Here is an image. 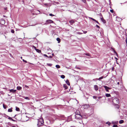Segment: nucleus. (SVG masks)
<instances>
[{
    "mask_svg": "<svg viewBox=\"0 0 127 127\" xmlns=\"http://www.w3.org/2000/svg\"><path fill=\"white\" fill-rule=\"evenodd\" d=\"M112 102L115 105H117L119 104V100L117 98H114L113 99Z\"/></svg>",
    "mask_w": 127,
    "mask_h": 127,
    "instance_id": "f257e3e1",
    "label": "nucleus"
},
{
    "mask_svg": "<svg viewBox=\"0 0 127 127\" xmlns=\"http://www.w3.org/2000/svg\"><path fill=\"white\" fill-rule=\"evenodd\" d=\"M75 118L76 119L81 120L82 118V116L81 114H77L75 115Z\"/></svg>",
    "mask_w": 127,
    "mask_h": 127,
    "instance_id": "f03ea898",
    "label": "nucleus"
},
{
    "mask_svg": "<svg viewBox=\"0 0 127 127\" xmlns=\"http://www.w3.org/2000/svg\"><path fill=\"white\" fill-rule=\"evenodd\" d=\"M53 22H54L52 20H48L46 21L45 24H48L51 23H53Z\"/></svg>",
    "mask_w": 127,
    "mask_h": 127,
    "instance_id": "7ed1b4c3",
    "label": "nucleus"
},
{
    "mask_svg": "<svg viewBox=\"0 0 127 127\" xmlns=\"http://www.w3.org/2000/svg\"><path fill=\"white\" fill-rule=\"evenodd\" d=\"M103 87L104 88L105 90L107 92H109V90H110L111 89V88L109 87L106 86H103Z\"/></svg>",
    "mask_w": 127,
    "mask_h": 127,
    "instance_id": "20e7f679",
    "label": "nucleus"
},
{
    "mask_svg": "<svg viewBox=\"0 0 127 127\" xmlns=\"http://www.w3.org/2000/svg\"><path fill=\"white\" fill-rule=\"evenodd\" d=\"M82 106L84 109H87L89 107V104H85L83 105Z\"/></svg>",
    "mask_w": 127,
    "mask_h": 127,
    "instance_id": "39448f33",
    "label": "nucleus"
},
{
    "mask_svg": "<svg viewBox=\"0 0 127 127\" xmlns=\"http://www.w3.org/2000/svg\"><path fill=\"white\" fill-rule=\"evenodd\" d=\"M5 21L3 19H1L0 20V24L2 25H3L5 23Z\"/></svg>",
    "mask_w": 127,
    "mask_h": 127,
    "instance_id": "423d86ee",
    "label": "nucleus"
},
{
    "mask_svg": "<svg viewBox=\"0 0 127 127\" xmlns=\"http://www.w3.org/2000/svg\"><path fill=\"white\" fill-rule=\"evenodd\" d=\"M75 113V115H77V114H81L80 113V112L79 110H76V111Z\"/></svg>",
    "mask_w": 127,
    "mask_h": 127,
    "instance_id": "0eeeda50",
    "label": "nucleus"
},
{
    "mask_svg": "<svg viewBox=\"0 0 127 127\" xmlns=\"http://www.w3.org/2000/svg\"><path fill=\"white\" fill-rule=\"evenodd\" d=\"M94 87L96 91H97L98 89V87L96 85H95L94 86Z\"/></svg>",
    "mask_w": 127,
    "mask_h": 127,
    "instance_id": "6e6552de",
    "label": "nucleus"
},
{
    "mask_svg": "<svg viewBox=\"0 0 127 127\" xmlns=\"http://www.w3.org/2000/svg\"><path fill=\"white\" fill-rule=\"evenodd\" d=\"M16 90H14L13 89H12L11 90H9L10 92H12L13 93H15L16 92Z\"/></svg>",
    "mask_w": 127,
    "mask_h": 127,
    "instance_id": "1a4fd4ad",
    "label": "nucleus"
},
{
    "mask_svg": "<svg viewBox=\"0 0 127 127\" xmlns=\"http://www.w3.org/2000/svg\"><path fill=\"white\" fill-rule=\"evenodd\" d=\"M120 28L122 30H121V31H120V32L121 34H123V31H124L122 27H120L119 28V29H120Z\"/></svg>",
    "mask_w": 127,
    "mask_h": 127,
    "instance_id": "9d476101",
    "label": "nucleus"
},
{
    "mask_svg": "<svg viewBox=\"0 0 127 127\" xmlns=\"http://www.w3.org/2000/svg\"><path fill=\"white\" fill-rule=\"evenodd\" d=\"M22 88V87L20 86H17V89L18 90H21Z\"/></svg>",
    "mask_w": 127,
    "mask_h": 127,
    "instance_id": "9b49d317",
    "label": "nucleus"
},
{
    "mask_svg": "<svg viewBox=\"0 0 127 127\" xmlns=\"http://www.w3.org/2000/svg\"><path fill=\"white\" fill-rule=\"evenodd\" d=\"M83 55H86V56H88L91 57V55L89 53H84V54Z\"/></svg>",
    "mask_w": 127,
    "mask_h": 127,
    "instance_id": "f8f14e48",
    "label": "nucleus"
},
{
    "mask_svg": "<svg viewBox=\"0 0 127 127\" xmlns=\"http://www.w3.org/2000/svg\"><path fill=\"white\" fill-rule=\"evenodd\" d=\"M103 76H102L100 78H99L98 79L96 78L95 79H96V80H98L99 81H100V79H102L103 78Z\"/></svg>",
    "mask_w": 127,
    "mask_h": 127,
    "instance_id": "ddd939ff",
    "label": "nucleus"
},
{
    "mask_svg": "<svg viewBox=\"0 0 127 127\" xmlns=\"http://www.w3.org/2000/svg\"><path fill=\"white\" fill-rule=\"evenodd\" d=\"M8 119L9 120H10L13 121H14V122H15V121H16L15 120H14L11 117H9L8 118Z\"/></svg>",
    "mask_w": 127,
    "mask_h": 127,
    "instance_id": "4468645a",
    "label": "nucleus"
},
{
    "mask_svg": "<svg viewBox=\"0 0 127 127\" xmlns=\"http://www.w3.org/2000/svg\"><path fill=\"white\" fill-rule=\"evenodd\" d=\"M35 50L36 52L39 53H41V51L40 50H39L38 49H35Z\"/></svg>",
    "mask_w": 127,
    "mask_h": 127,
    "instance_id": "2eb2a0df",
    "label": "nucleus"
},
{
    "mask_svg": "<svg viewBox=\"0 0 127 127\" xmlns=\"http://www.w3.org/2000/svg\"><path fill=\"white\" fill-rule=\"evenodd\" d=\"M66 83L68 85H70V84L68 80H67L66 81Z\"/></svg>",
    "mask_w": 127,
    "mask_h": 127,
    "instance_id": "dca6fc26",
    "label": "nucleus"
},
{
    "mask_svg": "<svg viewBox=\"0 0 127 127\" xmlns=\"http://www.w3.org/2000/svg\"><path fill=\"white\" fill-rule=\"evenodd\" d=\"M69 23H70V24L72 25V24H73V23H74V21L73 20H71V21H70L69 22Z\"/></svg>",
    "mask_w": 127,
    "mask_h": 127,
    "instance_id": "f3484780",
    "label": "nucleus"
},
{
    "mask_svg": "<svg viewBox=\"0 0 127 127\" xmlns=\"http://www.w3.org/2000/svg\"><path fill=\"white\" fill-rule=\"evenodd\" d=\"M105 95L107 97H109L111 96V95L109 94H105Z\"/></svg>",
    "mask_w": 127,
    "mask_h": 127,
    "instance_id": "a211bd4d",
    "label": "nucleus"
},
{
    "mask_svg": "<svg viewBox=\"0 0 127 127\" xmlns=\"http://www.w3.org/2000/svg\"><path fill=\"white\" fill-rule=\"evenodd\" d=\"M56 40L57 41H58V43H59L60 42V39L59 38H57Z\"/></svg>",
    "mask_w": 127,
    "mask_h": 127,
    "instance_id": "6ab92c4d",
    "label": "nucleus"
},
{
    "mask_svg": "<svg viewBox=\"0 0 127 127\" xmlns=\"http://www.w3.org/2000/svg\"><path fill=\"white\" fill-rule=\"evenodd\" d=\"M64 87L65 88V89H66L67 88V87L66 84L64 85Z\"/></svg>",
    "mask_w": 127,
    "mask_h": 127,
    "instance_id": "aec40b11",
    "label": "nucleus"
},
{
    "mask_svg": "<svg viewBox=\"0 0 127 127\" xmlns=\"http://www.w3.org/2000/svg\"><path fill=\"white\" fill-rule=\"evenodd\" d=\"M16 110L17 111H19L20 110L19 108L17 107H16Z\"/></svg>",
    "mask_w": 127,
    "mask_h": 127,
    "instance_id": "412c9836",
    "label": "nucleus"
},
{
    "mask_svg": "<svg viewBox=\"0 0 127 127\" xmlns=\"http://www.w3.org/2000/svg\"><path fill=\"white\" fill-rule=\"evenodd\" d=\"M119 122L120 124H122L124 122V121L123 120H121L119 121Z\"/></svg>",
    "mask_w": 127,
    "mask_h": 127,
    "instance_id": "4be33fe9",
    "label": "nucleus"
},
{
    "mask_svg": "<svg viewBox=\"0 0 127 127\" xmlns=\"http://www.w3.org/2000/svg\"><path fill=\"white\" fill-rule=\"evenodd\" d=\"M8 112H11L12 111V109L10 108L8 109Z\"/></svg>",
    "mask_w": 127,
    "mask_h": 127,
    "instance_id": "5701e85b",
    "label": "nucleus"
},
{
    "mask_svg": "<svg viewBox=\"0 0 127 127\" xmlns=\"http://www.w3.org/2000/svg\"><path fill=\"white\" fill-rule=\"evenodd\" d=\"M47 65L48 66H51L52 64H51L47 63Z\"/></svg>",
    "mask_w": 127,
    "mask_h": 127,
    "instance_id": "b1692460",
    "label": "nucleus"
},
{
    "mask_svg": "<svg viewBox=\"0 0 127 127\" xmlns=\"http://www.w3.org/2000/svg\"><path fill=\"white\" fill-rule=\"evenodd\" d=\"M25 99L27 100H30V98L28 97L24 96L23 97Z\"/></svg>",
    "mask_w": 127,
    "mask_h": 127,
    "instance_id": "393cba45",
    "label": "nucleus"
},
{
    "mask_svg": "<svg viewBox=\"0 0 127 127\" xmlns=\"http://www.w3.org/2000/svg\"><path fill=\"white\" fill-rule=\"evenodd\" d=\"M61 77L63 79H64L65 78V76L64 75H62L61 76Z\"/></svg>",
    "mask_w": 127,
    "mask_h": 127,
    "instance_id": "a878e982",
    "label": "nucleus"
},
{
    "mask_svg": "<svg viewBox=\"0 0 127 127\" xmlns=\"http://www.w3.org/2000/svg\"><path fill=\"white\" fill-rule=\"evenodd\" d=\"M56 67L58 68H60V65H57L56 66Z\"/></svg>",
    "mask_w": 127,
    "mask_h": 127,
    "instance_id": "bb28decb",
    "label": "nucleus"
},
{
    "mask_svg": "<svg viewBox=\"0 0 127 127\" xmlns=\"http://www.w3.org/2000/svg\"><path fill=\"white\" fill-rule=\"evenodd\" d=\"M113 51L114 52V53H115L116 54V55L117 56V57H118V55L117 53V52H116V51L115 50H114V49H113Z\"/></svg>",
    "mask_w": 127,
    "mask_h": 127,
    "instance_id": "cd10ccee",
    "label": "nucleus"
},
{
    "mask_svg": "<svg viewBox=\"0 0 127 127\" xmlns=\"http://www.w3.org/2000/svg\"><path fill=\"white\" fill-rule=\"evenodd\" d=\"M3 107L4 109H6V108L7 106H6L4 105V104H3Z\"/></svg>",
    "mask_w": 127,
    "mask_h": 127,
    "instance_id": "c85d7f7f",
    "label": "nucleus"
},
{
    "mask_svg": "<svg viewBox=\"0 0 127 127\" xmlns=\"http://www.w3.org/2000/svg\"><path fill=\"white\" fill-rule=\"evenodd\" d=\"M106 124H108L109 126H110L111 124V123L109 122H106Z\"/></svg>",
    "mask_w": 127,
    "mask_h": 127,
    "instance_id": "c756f323",
    "label": "nucleus"
},
{
    "mask_svg": "<svg viewBox=\"0 0 127 127\" xmlns=\"http://www.w3.org/2000/svg\"><path fill=\"white\" fill-rule=\"evenodd\" d=\"M102 21L104 23H105L106 22V21L104 19Z\"/></svg>",
    "mask_w": 127,
    "mask_h": 127,
    "instance_id": "7c9ffc66",
    "label": "nucleus"
},
{
    "mask_svg": "<svg viewBox=\"0 0 127 127\" xmlns=\"http://www.w3.org/2000/svg\"><path fill=\"white\" fill-rule=\"evenodd\" d=\"M118 121L114 122L113 121L112 122L113 124H117L118 123Z\"/></svg>",
    "mask_w": 127,
    "mask_h": 127,
    "instance_id": "2f4dec72",
    "label": "nucleus"
},
{
    "mask_svg": "<svg viewBox=\"0 0 127 127\" xmlns=\"http://www.w3.org/2000/svg\"><path fill=\"white\" fill-rule=\"evenodd\" d=\"M89 18H91V19H92L93 21H95H95H96V20L95 19L92 18H90V17H89Z\"/></svg>",
    "mask_w": 127,
    "mask_h": 127,
    "instance_id": "473e14b6",
    "label": "nucleus"
},
{
    "mask_svg": "<svg viewBox=\"0 0 127 127\" xmlns=\"http://www.w3.org/2000/svg\"><path fill=\"white\" fill-rule=\"evenodd\" d=\"M82 31L83 32V33H85V34L86 33H87V31H83V30H82Z\"/></svg>",
    "mask_w": 127,
    "mask_h": 127,
    "instance_id": "72a5a7b5",
    "label": "nucleus"
},
{
    "mask_svg": "<svg viewBox=\"0 0 127 127\" xmlns=\"http://www.w3.org/2000/svg\"><path fill=\"white\" fill-rule=\"evenodd\" d=\"M117 125H114L113 126V127H117Z\"/></svg>",
    "mask_w": 127,
    "mask_h": 127,
    "instance_id": "f704fd0d",
    "label": "nucleus"
},
{
    "mask_svg": "<svg viewBox=\"0 0 127 127\" xmlns=\"http://www.w3.org/2000/svg\"><path fill=\"white\" fill-rule=\"evenodd\" d=\"M49 15L50 16H55V15H53V14H49Z\"/></svg>",
    "mask_w": 127,
    "mask_h": 127,
    "instance_id": "c9c22d12",
    "label": "nucleus"
},
{
    "mask_svg": "<svg viewBox=\"0 0 127 127\" xmlns=\"http://www.w3.org/2000/svg\"><path fill=\"white\" fill-rule=\"evenodd\" d=\"M11 32L12 33H14V31L13 30H12L11 31Z\"/></svg>",
    "mask_w": 127,
    "mask_h": 127,
    "instance_id": "e433bc0d",
    "label": "nucleus"
},
{
    "mask_svg": "<svg viewBox=\"0 0 127 127\" xmlns=\"http://www.w3.org/2000/svg\"><path fill=\"white\" fill-rule=\"evenodd\" d=\"M25 87H26V88L27 89H28V88H29V87L28 86H27V85H25Z\"/></svg>",
    "mask_w": 127,
    "mask_h": 127,
    "instance_id": "4c0bfd02",
    "label": "nucleus"
},
{
    "mask_svg": "<svg viewBox=\"0 0 127 127\" xmlns=\"http://www.w3.org/2000/svg\"><path fill=\"white\" fill-rule=\"evenodd\" d=\"M77 33L79 34H82L83 33H81V32H78Z\"/></svg>",
    "mask_w": 127,
    "mask_h": 127,
    "instance_id": "58836bf2",
    "label": "nucleus"
},
{
    "mask_svg": "<svg viewBox=\"0 0 127 127\" xmlns=\"http://www.w3.org/2000/svg\"><path fill=\"white\" fill-rule=\"evenodd\" d=\"M110 11L112 13H113V9H111L110 10Z\"/></svg>",
    "mask_w": 127,
    "mask_h": 127,
    "instance_id": "ea45409f",
    "label": "nucleus"
},
{
    "mask_svg": "<svg viewBox=\"0 0 127 127\" xmlns=\"http://www.w3.org/2000/svg\"><path fill=\"white\" fill-rule=\"evenodd\" d=\"M96 27L97 28H100V27L98 25H96Z\"/></svg>",
    "mask_w": 127,
    "mask_h": 127,
    "instance_id": "a19ab883",
    "label": "nucleus"
},
{
    "mask_svg": "<svg viewBox=\"0 0 127 127\" xmlns=\"http://www.w3.org/2000/svg\"><path fill=\"white\" fill-rule=\"evenodd\" d=\"M33 46V47L34 48V49L35 50V49H37L36 48V47L34 46Z\"/></svg>",
    "mask_w": 127,
    "mask_h": 127,
    "instance_id": "79ce46f5",
    "label": "nucleus"
},
{
    "mask_svg": "<svg viewBox=\"0 0 127 127\" xmlns=\"http://www.w3.org/2000/svg\"><path fill=\"white\" fill-rule=\"evenodd\" d=\"M48 57V58H52V57L51 56H49L48 57H48Z\"/></svg>",
    "mask_w": 127,
    "mask_h": 127,
    "instance_id": "37998d69",
    "label": "nucleus"
},
{
    "mask_svg": "<svg viewBox=\"0 0 127 127\" xmlns=\"http://www.w3.org/2000/svg\"><path fill=\"white\" fill-rule=\"evenodd\" d=\"M23 62H26V63H27V61H26V60H24L23 59Z\"/></svg>",
    "mask_w": 127,
    "mask_h": 127,
    "instance_id": "c03bdc74",
    "label": "nucleus"
},
{
    "mask_svg": "<svg viewBox=\"0 0 127 127\" xmlns=\"http://www.w3.org/2000/svg\"><path fill=\"white\" fill-rule=\"evenodd\" d=\"M44 56L45 57H48V56L46 54H44Z\"/></svg>",
    "mask_w": 127,
    "mask_h": 127,
    "instance_id": "a18cd8bd",
    "label": "nucleus"
},
{
    "mask_svg": "<svg viewBox=\"0 0 127 127\" xmlns=\"http://www.w3.org/2000/svg\"><path fill=\"white\" fill-rule=\"evenodd\" d=\"M93 98H94V99H96V96H93Z\"/></svg>",
    "mask_w": 127,
    "mask_h": 127,
    "instance_id": "49530a36",
    "label": "nucleus"
},
{
    "mask_svg": "<svg viewBox=\"0 0 127 127\" xmlns=\"http://www.w3.org/2000/svg\"><path fill=\"white\" fill-rule=\"evenodd\" d=\"M36 11H37V12H39V13H37V14H39V13H40V11H39V10H36Z\"/></svg>",
    "mask_w": 127,
    "mask_h": 127,
    "instance_id": "de8ad7c7",
    "label": "nucleus"
},
{
    "mask_svg": "<svg viewBox=\"0 0 127 127\" xmlns=\"http://www.w3.org/2000/svg\"><path fill=\"white\" fill-rule=\"evenodd\" d=\"M95 22L97 24H99V23L96 20V21H95Z\"/></svg>",
    "mask_w": 127,
    "mask_h": 127,
    "instance_id": "09e8293b",
    "label": "nucleus"
},
{
    "mask_svg": "<svg viewBox=\"0 0 127 127\" xmlns=\"http://www.w3.org/2000/svg\"><path fill=\"white\" fill-rule=\"evenodd\" d=\"M109 0V4H110L111 3V1H110L111 0Z\"/></svg>",
    "mask_w": 127,
    "mask_h": 127,
    "instance_id": "8fccbe9b",
    "label": "nucleus"
},
{
    "mask_svg": "<svg viewBox=\"0 0 127 127\" xmlns=\"http://www.w3.org/2000/svg\"><path fill=\"white\" fill-rule=\"evenodd\" d=\"M102 97H101V96H99V97H98V99H99L100 98H101Z\"/></svg>",
    "mask_w": 127,
    "mask_h": 127,
    "instance_id": "3c124183",
    "label": "nucleus"
},
{
    "mask_svg": "<svg viewBox=\"0 0 127 127\" xmlns=\"http://www.w3.org/2000/svg\"><path fill=\"white\" fill-rule=\"evenodd\" d=\"M4 9L5 10H6L7 9V7H5V8H4Z\"/></svg>",
    "mask_w": 127,
    "mask_h": 127,
    "instance_id": "603ef678",
    "label": "nucleus"
},
{
    "mask_svg": "<svg viewBox=\"0 0 127 127\" xmlns=\"http://www.w3.org/2000/svg\"><path fill=\"white\" fill-rule=\"evenodd\" d=\"M43 121L42 122H41V125H42L43 124Z\"/></svg>",
    "mask_w": 127,
    "mask_h": 127,
    "instance_id": "864d4df0",
    "label": "nucleus"
},
{
    "mask_svg": "<svg viewBox=\"0 0 127 127\" xmlns=\"http://www.w3.org/2000/svg\"><path fill=\"white\" fill-rule=\"evenodd\" d=\"M100 18L101 21H102L103 20V18Z\"/></svg>",
    "mask_w": 127,
    "mask_h": 127,
    "instance_id": "5fc2aeb1",
    "label": "nucleus"
},
{
    "mask_svg": "<svg viewBox=\"0 0 127 127\" xmlns=\"http://www.w3.org/2000/svg\"><path fill=\"white\" fill-rule=\"evenodd\" d=\"M119 84H120V83L119 82H118L117 83V84L118 85H119Z\"/></svg>",
    "mask_w": 127,
    "mask_h": 127,
    "instance_id": "6e6d98bb",
    "label": "nucleus"
},
{
    "mask_svg": "<svg viewBox=\"0 0 127 127\" xmlns=\"http://www.w3.org/2000/svg\"><path fill=\"white\" fill-rule=\"evenodd\" d=\"M115 59H116L117 60H118V59L116 57L115 58Z\"/></svg>",
    "mask_w": 127,
    "mask_h": 127,
    "instance_id": "4d7b16f0",
    "label": "nucleus"
},
{
    "mask_svg": "<svg viewBox=\"0 0 127 127\" xmlns=\"http://www.w3.org/2000/svg\"><path fill=\"white\" fill-rule=\"evenodd\" d=\"M93 80L94 81H96V80H96V79H93Z\"/></svg>",
    "mask_w": 127,
    "mask_h": 127,
    "instance_id": "13d9d810",
    "label": "nucleus"
},
{
    "mask_svg": "<svg viewBox=\"0 0 127 127\" xmlns=\"http://www.w3.org/2000/svg\"><path fill=\"white\" fill-rule=\"evenodd\" d=\"M52 56H54V54H53V53H52Z\"/></svg>",
    "mask_w": 127,
    "mask_h": 127,
    "instance_id": "bf43d9fd",
    "label": "nucleus"
},
{
    "mask_svg": "<svg viewBox=\"0 0 127 127\" xmlns=\"http://www.w3.org/2000/svg\"><path fill=\"white\" fill-rule=\"evenodd\" d=\"M47 4H46V3H45V4H44V5H47Z\"/></svg>",
    "mask_w": 127,
    "mask_h": 127,
    "instance_id": "052dcab7",
    "label": "nucleus"
},
{
    "mask_svg": "<svg viewBox=\"0 0 127 127\" xmlns=\"http://www.w3.org/2000/svg\"><path fill=\"white\" fill-rule=\"evenodd\" d=\"M77 69H80V68L79 67H77Z\"/></svg>",
    "mask_w": 127,
    "mask_h": 127,
    "instance_id": "680f3d73",
    "label": "nucleus"
},
{
    "mask_svg": "<svg viewBox=\"0 0 127 127\" xmlns=\"http://www.w3.org/2000/svg\"><path fill=\"white\" fill-rule=\"evenodd\" d=\"M114 68L113 67L112 68V70L114 69Z\"/></svg>",
    "mask_w": 127,
    "mask_h": 127,
    "instance_id": "e2e57ef3",
    "label": "nucleus"
},
{
    "mask_svg": "<svg viewBox=\"0 0 127 127\" xmlns=\"http://www.w3.org/2000/svg\"><path fill=\"white\" fill-rule=\"evenodd\" d=\"M12 127H15V126H13Z\"/></svg>",
    "mask_w": 127,
    "mask_h": 127,
    "instance_id": "0e129e2a",
    "label": "nucleus"
},
{
    "mask_svg": "<svg viewBox=\"0 0 127 127\" xmlns=\"http://www.w3.org/2000/svg\"><path fill=\"white\" fill-rule=\"evenodd\" d=\"M8 96H10V95L9 94H8Z\"/></svg>",
    "mask_w": 127,
    "mask_h": 127,
    "instance_id": "69168bd1",
    "label": "nucleus"
},
{
    "mask_svg": "<svg viewBox=\"0 0 127 127\" xmlns=\"http://www.w3.org/2000/svg\"><path fill=\"white\" fill-rule=\"evenodd\" d=\"M37 125H39V124H37Z\"/></svg>",
    "mask_w": 127,
    "mask_h": 127,
    "instance_id": "338daca9",
    "label": "nucleus"
},
{
    "mask_svg": "<svg viewBox=\"0 0 127 127\" xmlns=\"http://www.w3.org/2000/svg\"><path fill=\"white\" fill-rule=\"evenodd\" d=\"M126 43H127V41H126Z\"/></svg>",
    "mask_w": 127,
    "mask_h": 127,
    "instance_id": "774afa93",
    "label": "nucleus"
}]
</instances>
